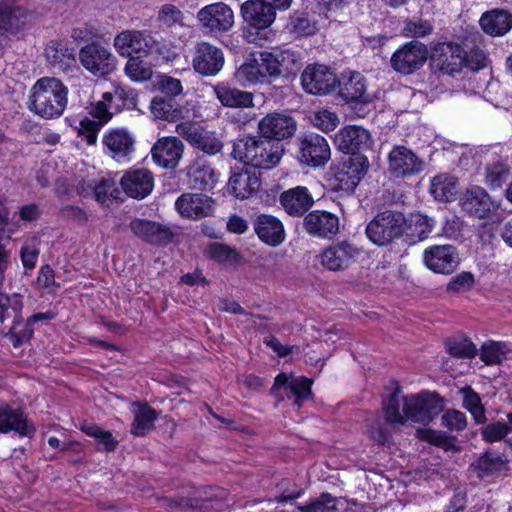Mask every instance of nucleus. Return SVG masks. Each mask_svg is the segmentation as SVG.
<instances>
[{"mask_svg":"<svg viewBox=\"0 0 512 512\" xmlns=\"http://www.w3.org/2000/svg\"><path fill=\"white\" fill-rule=\"evenodd\" d=\"M207 253L210 258L221 262H237L240 258L238 252L228 245L222 243H212L208 246Z\"/></svg>","mask_w":512,"mask_h":512,"instance_id":"obj_57","label":"nucleus"},{"mask_svg":"<svg viewBox=\"0 0 512 512\" xmlns=\"http://www.w3.org/2000/svg\"><path fill=\"white\" fill-rule=\"evenodd\" d=\"M361 254V249L354 243L342 240L332 243L325 248L320 260L324 268L329 271L339 272L347 270L355 263Z\"/></svg>","mask_w":512,"mask_h":512,"instance_id":"obj_8","label":"nucleus"},{"mask_svg":"<svg viewBox=\"0 0 512 512\" xmlns=\"http://www.w3.org/2000/svg\"><path fill=\"white\" fill-rule=\"evenodd\" d=\"M254 230L259 239L269 246H277L285 240L282 222L272 215L257 216L254 221Z\"/></svg>","mask_w":512,"mask_h":512,"instance_id":"obj_30","label":"nucleus"},{"mask_svg":"<svg viewBox=\"0 0 512 512\" xmlns=\"http://www.w3.org/2000/svg\"><path fill=\"white\" fill-rule=\"evenodd\" d=\"M151 112L157 119H163L169 122L175 121L181 115V111L173 108L169 100L161 97H155L151 102Z\"/></svg>","mask_w":512,"mask_h":512,"instance_id":"obj_49","label":"nucleus"},{"mask_svg":"<svg viewBox=\"0 0 512 512\" xmlns=\"http://www.w3.org/2000/svg\"><path fill=\"white\" fill-rule=\"evenodd\" d=\"M339 93L340 96L348 103H368L371 101V96L367 93L366 80L359 72L351 73L350 77L343 82Z\"/></svg>","mask_w":512,"mask_h":512,"instance_id":"obj_37","label":"nucleus"},{"mask_svg":"<svg viewBox=\"0 0 512 512\" xmlns=\"http://www.w3.org/2000/svg\"><path fill=\"white\" fill-rule=\"evenodd\" d=\"M463 398V407L472 415L476 424H484L487 421L486 409L481 398L471 386H464L459 389Z\"/></svg>","mask_w":512,"mask_h":512,"instance_id":"obj_42","label":"nucleus"},{"mask_svg":"<svg viewBox=\"0 0 512 512\" xmlns=\"http://www.w3.org/2000/svg\"><path fill=\"white\" fill-rule=\"evenodd\" d=\"M331 151L327 140L319 134H308L300 140L298 159L311 167H320L330 159Z\"/></svg>","mask_w":512,"mask_h":512,"instance_id":"obj_20","label":"nucleus"},{"mask_svg":"<svg viewBox=\"0 0 512 512\" xmlns=\"http://www.w3.org/2000/svg\"><path fill=\"white\" fill-rule=\"evenodd\" d=\"M459 204L464 212L478 219L488 218L498 209V204L484 188L479 186L471 187L463 192Z\"/></svg>","mask_w":512,"mask_h":512,"instance_id":"obj_15","label":"nucleus"},{"mask_svg":"<svg viewBox=\"0 0 512 512\" xmlns=\"http://www.w3.org/2000/svg\"><path fill=\"white\" fill-rule=\"evenodd\" d=\"M101 127L100 122L85 118L80 121L78 134L86 140L87 144L94 145L97 142V134Z\"/></svg>","mask_w":512,"mask_h":512,"instance_id":"obj_64","label":"nucleus"},{"mask_svg":"<svg viewBox=\"0 0 512 512\" xmlns=\"http://www.w3.org/2000/svg\"><path fill=\"white\" fill-rule=\"evenodd\" d=\"M303 225L308 234L319 238L331 239L339 231L338 217L325 210H314L308 213Z\"/></svg>","mask_w":512,"mask_h":512,"instance_id":"obj_24","label":"nucleus"},{"mask_svg":"<svg viewBox=\"0 0 512 512\" xmlns=\"http://www.w3.org/2000/svg\"><path fill=\"white\" fill-rule=\"evenodd\" d=\"M335 142L339 150L352 155L370 149L373 143L371 134L367 129L354 125L341 128L336 134Z\"/></svg>","mask_w":512,"mask_h":512,"instance_id":"obj_22","label":"nucleus"},{"mask_svg":"<svg viewBox=\"0 0 512 512\" xmlns=\"http://www.w3.org/2000/svg\"><path fill=\"white\" fill-rule=\"evenodd\" d=\"M120 185L129 197L143 199L152 192L154 178L147 169H133L122 176Z\"/></svg>","mask_w":512,"mask_h":512,"instance_id":"obj_26","label":"nucleus"},{"mask_svg":"<svg viewBox=\"0 0 512 512\" xmlns=\"http://www.w3.org/2000/svg\"><path fill=\"white\" fill-rule=\"evenodd\" d=\"M81 65L96 77H106L116 70L117 58L107 47L90 43L79 51Z\"/></svg>","mask_w":512,"mask_h":512,"instance_id":"obj_6","label":"nucleus"},{"mask_svg":"<svg viewBox=\"0 0 512 512\" xmlns=\"http://www.w3.org/2000/svg\"><path fill=\"white\" fill-rule=\"evenodd\" d=\"M157 20L169 28L175 25L183 26L184 14L177 6L164 4L159 8Z\"/></svg>","mask_w":512,"mask_h":512,"instance_id":"obj_53","label":"nucleus"},{"mask_svg":"<svg viewBox=\"0 0 512 512\" xmlns=\"http://www.w3.org/2000/svg\"><path fill=\"white\" fill-rule=\"evenodd\" d=\"M68 104V88L55 77H42L32 86L28 108L40 118L51 120L63 115Z\"/></svg>","mask_w":512,"mask_h":512,"instance_id":"obj_2","label":"nucleus"},{"mask_svg":"<svg viewBox=\"0 0 512 512\" xmlns=\"http://www.w3.org/2000/svg\"><path fill=\"white\" fill-rule=\"evenodd\" d=\"M428 49L423 43L413 40L399 49L391 56L390 62L392 68L405 75H409L419 70L426 62Z\"/></svg>","mask_w":512,"mask_h":512,"instance_id":"obj_9","label":"nucleus"},{"mask_svg":"<svg viewBox=\"0 0 512 512\" xmlns=\"http://www.w3.org/2000/svg\"><path fill=\"white\" fill-rule=\"evenodd\" d=\"M297 128L296 121L285 112H271L258 122V132L262 138L274 143L290 138Z\"/></svg>","mask_w":512,"mask_h":512,"instance_id":"obj_13","label":"nucleus"},{"mask_svg":"<svg viewBox=\"0 0 512 512\" xmlns=\"http://www.w3.org/2000/svg\"><path fill=\"white\" fill-rule=\"evenodd\" d=\"M508 177L509 169L501 162L493 163L486 168L485 183L490 188L501 187L507 181Z\"/></svg>","mask_w":512,"mask_h":512,"instance_id":"obj_55","label":"nucleus"},{"mask_svg":"<svg viewBox=\"0 0 512 512\" xmlns=\"http://www.w3.org/2000/svg\"><path fill=\"white\" fill-rule=\"evenodd\" d=\"M450 355L458 358H472L476 355V346L466 338L450 339L446 343Z\"/></svg>","mask_w":512,"mask_h":512,"instance_id":"obj_52","label":"nucleus"},{"mask_svg":"<svg viewBox=\"0 0 512 512\" xmlns=\"http://www.w3.org/2000/svg\"><path fill=\"white\" fill-rule=\"evenodd\" d=\"M432 63L436 69L448 75H454L466 64L465 51L457 44L442 43L433 51Z\"/></svg>","mask_w":512,"mask_h":512,"instance_id":"obj_21","label":"nucleus"},{"mask_svg":"<svg viewBox=\"0 0 512 512\" xmlns=\"http://www.w3.org/2000/svg\"><path fill=\"white\" fill-rule=\"evenodd\" d=\"M369 162L362 154L351 155L343 160L335 172L338 187L346 192H352L366 174Z\"/></svg>","mask_w":512,"mask_h":512,"instance_id":"obj_17","label":"nucleus"},{"mask_svg":"<svg viewBox=\"0 0 512 512\" xmlns=\"http://www.w3.org/2000/svg\"><path fill=\"white\" fill-rule=\"evenodd\" d=\"M292 30L303 36L313 35L317 31L316 23L306 13H295L290 18Z\"/></svg>","mask_w":512,"mask_h":512,"instance_id":"obj_61","label":"nucleus"},{"mask_svg":"<svg viewBox=\"0 0 512 512\" xmlns=\"http://www.w3.org/2000/svg\"><path fill=\"white\" fill-rule=\"evenodd\" d=\"M423 260L428 269L439 274H451L460 264L457 248L452 245H433L424 250Z\"/></svg>","mask_w":512,"mask_h":512,"instance_id":"obj_16","label":"nucleus"},{"mask_svg":"<svg viewBox=\"0 0 512 512\" xmlns=\"http://www.w3.org/2000/svg\"><path fill=\"white\" fill-rule=\"evenodd\" d=\"M22 309L23 302L19 295L14 294L9 296L0 294V312H8V310H11L14 324H20L22 322Z\"/></svg>","mask_w":512,"mask_h":512,"instance_id":"obj_59","label":"nucleus"},{"mask_svg":"<svg viewBox=\"0 0 512 512\" xmlns=\"http://www.w3.org/2000/svg\"><path fill=\"white\" fill-rule=\"evenodd\" d=\"M47 60L59 69H65L73 60L72 51L61 42H51L45 49Z\"/></svg>","mask_w":512,"mask_h":512,"instance_id":"obj_47","label":"nucleus"},{"mask_svg":"<svg viewBox=\"0 0 512 512\" xmlns=\"http://www.w3.org/2000/svg\"><path fill=\"white\" fill-rule=\"evenodd\" d=\"M443 401L433 393L402 396L399 388L384 402L385 419L391 424L406 421L428 424L443 411Z\"/></svg>","mask_w":512,"mask_h":512,"instance_id":"obj_1","label":"nucleus"},{"mask_svg":"<svg viewBox=\"0 0 512 512\" xmlns=\"http://www.w3.org/2000/svg\"><path fill=\"white\" fill-rule=\"evenodd\" d=\"M510 428L507 423L496 421L484 426L481 429V436L488 443L501 441L510 433Z\"/></svg>","mask_w":512,"mask_h":512,"instance_id":"obj_60","label":"nucleus"},{"mask_svg":"<svg viewBox=\"0 0 512 512\" xmlns=\"http://www.w3.org/2000/svg\"><path fill=\"white\" fill-rule=\"evenodd\" d=\"M183 142L175 136L162 137L151 149L154 162L165 169L175 168L183 157Z\"/></svg>","mask_w":512,"mask_h":512,"instance_id":"obj_23","label":"nucleus"},{"mask_svg":"<svg viewBox=\"0 0 512 512\" xmlns=\"http://www.w3.org/2000/svg\"><path fill=\"white\" fill-rule=\"evenodd\" d=\"M137 409L134 410V422L131 433L135 436H145L154 429V422L157 419V412L147 404H134Z\"/></svg>","mask_w":512,"mask_h":512,"instance_id":"obj_41","label":"nucleus"},{"mask_svg":"<svg viewBox=\"0 0 512 512\" xmlns=\"http://www.w3.org/2000/svg\"><path fill=\"white\" fill-rule=\"evenodd\" d=\"M444 427L451 431H462L467 426V418L465 414L458 410H447L441 417Z\"/></svg>","mask_w":512,"mask_h":512,"instance_id":"obj_62","label":"nucleus"},{"mask_svg":"<svg viewBox=\"0 0 512 512\" xmlns=\"http://www.w3.org/2000/svg\"><path fill=\"white\" fill-rule=\"evenodd\" d=\"M16 431L20 436L32 437L36 431L33 424L28 422L23 412L9 405L0 404V433Z\"/></svg>","mask_w":512,"mask_h":512,"instance_id":"obj_29","label":"nucleus"},{"mask_svg":"<svg viewBox=\"0 0 512 512\" xmlns=\"http://www.w3.org/2000/svg\"><path fill=\"white\" fill-rule=\"evenodd\" d=\"M261 186L260 176L255 172H234L227 184V190L236 198L246 199L256 193Z\"/></svg>","mask_w":512,"mask_h":512,"instance_id":"obj_32","label":"nucleus"},{"mask_svg":"<svg viewBox=\"0 0 512 512\" xmlns=\"http://www.w3.org/2000/svg\"><path fill=\"white\" fill-rule=\"evenodd\" d=\"M458 191L457 180L453 176L440 174L431 181L430 192L436 200L449 201Z\"/></svg>","mask_w":512,"mask_h":512,"instance_id":"obj_43","label":"nucleus"},{"mask_svg":"<svg viewBox=\"0 0 512 512\" xmlns=\"http://www.w3.org/2000/svg\"><path fill=\"white\" fill-rule=\"evenodd\" d=\"M30 14L22 7L0 5V31L16 32L26 25Z\"/></svg>","mask_w":512,"mask_h":512,"instance_id":"obj_40","label":"nucleus"},{"mask_svg":"<svg viewBox=\"0 0 512 512\" xmlns=\"http://www.w3.org/2000/svg\"><path fill=\"white\" fill-rule=\"evenodd\" d=\"M312 124L323 132L334 131L339 125L337 114L329 109H321L311 117Z\"/></svg>","mask_w":512,"mask_h":512,"instance_id":"obj_54","label":"nucleus"},{"mask_svg":"<svg viewBox=\"0 0 512 512\" xmlns=\"http://www.w3.org/2000/svg\"><path fill=\"white\" fill-rule=\"evenodd\" d=\"M153 38L147 31L124 30L114 38V47L124 57L147 55L153 46Z\"/></svg>","mask_w":512,"mask_h":512,"instance_id":"obj_19","label":"nucleus"},{"mask_svg":"<svg viewBox=\"0 0 512 512\" xmlns=\"http://www.w3.org/2000/svg\"><path fill=\"white\" fill-rule=\"evenodd\" d=\"M103 143L111 156L120 161L133 151L134 139L126 129L117 128L109 130L104 135Z\"/></svg>","mask_w":512,"mask_h":512,"instance_id":"obj_31","label":"nucleus"},{"mask_svg":"<svg viewBox=\"0 0 512 512\" xmlns=\"http://www.w3.org/2000/svg\"><path fill=\"white\" fill-rule=\"evenodd\" d=\"M418 433L421 434V438L428 441L429 443L441 447L445 451H458L459 447L455 444L454 439L449 437L443 432L439 431H421L418 430Z\"/></svg>","mask_w":512,"mask_h":512,"instance_id":"obj_58","label":"nucleus"},{"mask_svg":"<svg viewBox=\"0 0 512 512\" xmlns=\"http://www.w3.org/2000/svg\"><path fill=\"white\" fill-rule=\"evenodd\" d=\"M224 62L221 48L206 41L195 45L192 66L196 73L204 77L216 76L222 70Z\"/></svg>","mask_w":512,"mask_h":512,"instance_id":"obj_12","label":"nucleus"},{"mask_svg":"<svg viewBox=\"0 0 512 512\" xmlns=\"http://www.w3.org/2000/svg\"><path fill=\"white\" fill-rule=\"evenodd\" d=\"M235 77L242 85H251L263 83L268 77L265 70L261 67L260 63H246L241 65L236 73Z\"/></svg>","mask_w":512,"mask_h":512,"instance_id":"obj_45","label":"nucleus"},{"mask_svg":"<svg viewBox=\"0 0 512 512\" xmlns=\"http://www.w3.org/2000/svg\"><path fill=\"white\" fill-rule=\"evenodd\" d=\"M175 207L183 217L200 218L211 213L213 200L204 194L185 193L176 200Z\"/></svg>","mask_w":512,"mask_h":512,"instance_id":"obj_28","label":"nucleus"},{"mask_svg":"<svg viewBox=\"0 0 512 512\" xmlns=\"http://www.w3.org/2000/svg\"><path fill=\"white\" fill-rule=\"evenodd\" d=\"M302 512H337V498L329 493H322L309 504L299 506Z\"/></svg>","mask_w":512,"mask_h":512,"instance_id":"obj_50","label":"nucleus"},{"mask_svg":"<svg viewBox=\"0 0 512 512\" xmlns=\"http://www.w3.org/2000/svg\"><path fill=\"white\" fill-rule=\"evenodd\" d=\"M479 23L486 34L502 36L512 28V14L506 10L494 9L485 12L481 16Z\"/></svg>","mask_w":512,"mask_h":512,"instance_id":"obj_35","label":"nucleus"},{"mask_svg":"<svg viewBox=\"0 0 512 512\" xmlns=\"http://www.w3.org/2000/svg\"><path fill=\"white\" fill-rule=\"evenodd\" d=\"M196 19L210 33L228 32L234 26L233 10L223 2L204 6L197 12Z\"/></svg>","mask_w":512,"mask_h":512,"instance_id":"obj_11","label":"nucleus"},{"mask_svg":"<svg viewBox=\"0 0 512 512\" xmlns=\"http://www.w3.org/2000/svg\"><path fill=\"white\" fill-rule=\"evenodd\" d=\"M187 176L195 189L212 188L216 182L214 170L203 156H197L188 166Z\"/></svg>","mask_w":512,"mask_h":512,"instance_id":"obj_34","label":"nucleus"},{"mask_svg":"<svg viewBox=\"0 0 512 512\" xmlns=\"http://www.w3.org/2000/svg\"><path fill=\"white\" fill-rule=\"evenodd\" d=\"M129 227L135 236L152 245H167L173 238L170 228L154 221L137 218Z\"/></svg>","mask_w":512,"mask_h":512,"instance_id":"obj_25","label":"nucleus"},{"mask_svg":"<svg viewBox=\"0 0 512 512\" xmlns=\"http://www.w3.org/2000/svg\"><path fill=\"white\" fill-rule=\"evenodd\" d=\"M312 382L305 377L288 376L286 373H280L276 376L271 388V394L278 401L285 398H293L294 404L301 406L302 402L309 398L311 394Z\"/></svg>","mask_w":512,"mask_h":512,"instance_id":"obj_14","label":"nucleus"},{"mask_svg":"<svg viewBox=\"0 0 512 512\" xmlns=\"http://www.w3.org/2000/svg\"><path fill=\"white\" fill-rule=\"evenodd\" d=\"M270 27L271 25L246 24L242 31L243 37L248 43L264 46L266 43L271 42L275 36Z\"/></svg>","mask_w":512,"mask_h":512,"instance_id":"obj_48","label":"nucleus"},{"mask_svg":"<svg viewBox=\"0 0 512 512\" xmlns=\"http://www.w3.org/2000/svg\"><path fill=\"white\" fill-rule=\"evenodd\" d=\"M82 431L88 436L94 437L99 444L103 445V449L106 451H113L118 445V441L110 431L103 430L97 425H84L82 426Z\"/></svg>","mask_w":512,"mask_h":512,"instance_id":"obj_56","label":"nucleus"},{"mask_svg":"<svg viewBox=\"0 0 512 512\" xmlns=\"http://www.w3.org/2000/svg\"><path fill=\"white\" fill-rule=\"evenodd\" d=\"M241 15L246 24L272 25L276 13L262 0H248L241 5Z\"/></svg>","mask_w":512,"mask_h":512,"instance_id":"obj_36","label":"nucleus"},{"mask_svg":"<svg viewBox=\"0 0 512 512\" xmlns=\"http://www.w3.org/2000/svg\"><path fill=\"white\" fill-rule=\"evenodd\" d=\"M176 133L183 137L193 148L207 155H216L223 149V142L216 132L209 131L192 121H183L176 125Z\"/></svg>","mask_w":512,"mask_h":512,"instance_id":"obj_5","label":"nucleus"},{"mask_svg":"<svg viewBox=\"0 0 512 512\" xmlns=\"http://www.w3.org/2000/svg\"><path fill=\"white\" fill-rule=\"evenodd\" d=\"M405 218L400 212L385 210L377 213L367 224V238L377 246H387L404 232Z\"/></svg>","mask_w":512,"mask_h":512,"instance_id":"obj_4","label":"nucleus"},{"mask_svg":"<svg viewBox=\"0 0 512 512\" xmlns=\"http://www.w3.org/2000/svg\"><path fill=\"white\" fill-rule=\"evenodd\" d=\"M388 171L396 178L411 177L424 170V161L410 148L396 145L388 154Z\"/></svg>","mask_w":512,"mask_h":512,"instance_id":"obj_10","label":"nucleus"},{"mask_svg":"<svg viewBox=\"0 0 512 512\" xmlns=\"http://www.w3.org/2000/svg\"><path fill=\"white\" fill-rule=\"evenodd\" d=\"M261 67L268 77H290L300 69V62L296 53L290 49L274 48L271 51H262L259 54Z\"/></svg>","mask_w":512,"mask_h":512,"instance_id":"obj_7","label":"nucleus"},{"mask_svg":"<svg viewBox=\"0 0 512 512\" xmlns=\"http://www.w3.org/2000/svg\"><path fill=\"white\" fill-rule=\"evenodd\" d=\"M304 90L314 95L328 94L338 83L336 74L325 65H309L301 75Z\"/></svg>","mask_w":512,"mask_h":512,"instance_id":"obj_18","label":"nucleus"},{"mask_svg":"<svg viewBox=\"0 0 512 512\" xmlns=\"http://www.w3.org/2000/svg\"><path fill=\"white\" fill-rule=\"evenodd\" d=\"M126 75L133 81H145L151 78L152 70L140 57H131L125 66Z\"/></svg>","mask_w":512,"mask_h":512,"instance_id":"obj_51","label":"nucleus"},{"mask_svg":"<svg viewBox=\"0 0 512 512\" xmlns=\"http://www.w3.org/2000/svg\"><path fill=\"white\" fill-rule=\"evenodd\" d=\"M505 464L500 454L487 451L471 464L470 469L478 478H485L503 470Z\"/></svg>","mask_w":512,"mask_h":512,"instance_id":"obj_39","label":"nucleus"},{"mask_svg":"<svg viewBox=\"0 0 512 512\" xmlns=\"http://www.w3.org/2000/svg\"><path fill=\"white\" fill-rule=\"evenodd\" d=\"M474 284V276L470 272H462L454 276L447 284L448 292H465L472 288Z\"/></svg>","mask_w":512,"mask_h":512,"instance_id":"obj_63","label":"nucleus"},{"mask_svg":"<svg viewBox=\"0 0 512 512\" xmlns=\"http://www.w3.org/2000/svg\"><path fill=\"white\" fill-rule=\"evenodd\" d=\"M77 191L83 197L94 196L95 200L101 204H107L109 200L117 199L119 194L115 181L105 178L97 183L83 180L77 185Z\"/></svg>","mask_w":512,"mask_h":512,"instance_id":"obj_33","label":"nucleus"},{"mask_svg":"<svg viewBox=\"0 0 512 512\" xmlns=\"http://www.w3.org/2000/svg\"><path fill=\"white\" fill-rule=\"evenodd\" d=\"M279 201L287 214L296 217L304 215L314 204L311 193L304 186H297L282 192Z\"/></svg>","mask_w":512,"mask_h":512,"instance_id":"obj_27","label":"nucleus"},{"mask_svg":"<svg viewBox=\"0 0 512 512\" xmlns=\"http://www.w3.org/2000/svg\"><path fill=\"white\" fill-rule=\"evenodd\" d=\"M231 154L234 159L246 165L271 169L280 162L284 154V147L281 143L252 136L235 141Z\"/></svg>","mask_w":512,"mask_h":512,"instance_id":"obj_3","label":"nucleus"},{"mask_svg":"<svg viewBox=\"0 0 512 512\" xmlns=\"http://www.w3.org/2000/svg\"><path fill=\"white\" fill-rule=\"evenodd\" d=\"M510 349L504 342L487 341L481 347L480 358L486 365L502 363Z\"/></svg>","mask_w":512,"mask_h":512,"instance_id":"obj_44","label":"nucleus"},{"mask_svg":"<svg viewBox=\"0 0 512 512\" xmlns=\"http://www.w3.org/2000/svg\"><path fill=\"white\" fill-rule=\"evenodd\" d=\"M109 104L114 103L117 108H134L137 105V95L134 90L123 86H114L113 92H105L102 95Z\"/></svg>","mask_w":512,"mask_h":512,"instance_id":"obj_46","label":"nucleus"},{"mask_svg":"<svg viewBox=\"0 0 512 512\" xmlns=\"http://www.w3.org/2000/svg\"><path fill=\"white\" fill-rule=\"evenodd\" d=\"M217 99L223 106L231 108L253 107V94L232 88L225 84H218L214 87Z\"/></svg>","mask_w":512,"mask_h":512,"instance_id":"obj_38","label":"nucleus"}]
</instances>
